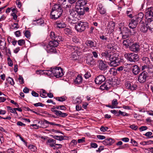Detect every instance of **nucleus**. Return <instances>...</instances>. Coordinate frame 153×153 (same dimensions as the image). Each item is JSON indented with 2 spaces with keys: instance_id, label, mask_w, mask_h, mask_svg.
Listing matches in <instances>:
<instances>
[{
  "instance_id": "f257e3e1",
  "label": "nucleus",
  "mask_w": 153,
  "mask_h": 153,
  "mask_svg": "<svg viewBox=\"0 0 153 153\" xmlns=\"http://www.w3.org/2000/svg\"><path fill=\"white\" fill-rule=\"evenodd\" d=\"M105 60L110 66L116 67L119 64L120 60L117 54L108 51H106L101 54Z\"/></svg>"
},
{
  "instance_id": "f03ea898",
  "label": "nucleus",
  "mask_w": 153,
  "mask_h": 153,
  "mask_svg": "<svg viewBox=\"0 0 153 153\" xmlns=\"http://www.w3.org/2000/svg\"><path fill=\"white\" fill-rule=\"evenodd\" d=\"M62 12L63 10L59 4L54 5L51 12L50 18L51 19L56 20L61 16Z\"/></svg>"
},
{
  "instance_id": "7ed1b4c3",
  "label": "nucleus",
  "mask_w": 153,
  "mask_h": 153,
  "mask_svg": "<svg viewBox=\"0 0 153 153\" xmlns=\"http://www.w3.org/2000/svg\"><path fill=\"white\" fill-rule=\"evenodd\" d=\"M63 69L60 67L51 68L48 70V76L50 77L54 76L57 78L61 77L63 75Z\"/></svg>"
},
{
  "instance_id": "20e7f679",
  "label": "nucleus",
  "mask_w": 153,
  "mask_h": 153,
  "mask_svg": "<svg viewBox=\"0 0 153 153\" xmlns=\"http://www.w3.org/2000/svg\"><path fill=\"white\" fill-rule=\"evenodd\" d=\"M62 41V37L61 36L56 35V37L53 41H50L48 44L49 52L53 53H56L55 47H57L59 45V42Z\"/></svg>"
},
{
  "instance_id": "39448f33",
  "label": "nucleus",
  "mask_w": 153,
  "mask_h": 153,
  "mask_svg": "<svg viewBox=\"0 0 153 153\" xmlns=\"http://www.w3.org/2000/svg\"><path fill=\"white\" fill-rule=\"evenodd\" d=\"M120 34L123 39H126L128 38L130 34L134 35L136 33V31L135 29H132V31L130 30L128 27H123L121 30Z\"/></svg>"
},
{
  "instance_id": "423d86ee",
  "label": "nucleus",
  "mask_w": 153,
  "mask_h": 153,
  "mask_svg": "<svg viewBox=\"0 0 153 153\" xmlns=\"http://www.w3.org/2000/svg\"><path fill=\"white\" fill-rule=\"evenodd\" d=\"M88 26V23L80 21L78 23H76L75 28L77 31L81 33L84 31Z\"/></svg>"
},
{
  "instance_id": "0eeeda50",
  "label": "nucleus",
  "mask_w": 153,
  "mask_h": 153,
  "mask_svg": "<svg viewBox=\"0 0 153 153\" xmlns=\"http://www.w3.org/2000/svg\"><path fill=\"white\" fill-rule=\"evenodd\" d=\"M125 56L127 60L131 62H137L139 59V55L134 53H126Z\"/></svg>"
},
{
  "instance_id": "6e6552de",
  "label": "nucleus",
  "mask_w": 153,
  "mask_h": 153,
  "mask_svg": "<svg viewBox=\"0 0 153 153\" xmlns=\"http://www.w3.org/2000/svg\"><path fill=\"white\" fill-rule=\"evenodd\" d=\"M75 6L77 13L80 16L83 15L85 12H88L89 10V8L85 7V6L76 5Z\"/></svg>"
},
{
  "instance_id": "1a4fd4ad",
  "label": "nucleus",
  "mask_w": 153,
  "mask_h": 153,
  "mask_svg": "<svg viewBox=\"0 0 153 153\" xmlns=\"http://www.w3.org/2000/svg\"><path fill=\"white\" fill-rule=\"evenodd\" d=\"M70 14L68 17V19L69 21L72 22V21L75 20L76 19H77V17L78 15L77 10L74 11L73 10H70Z\"/></svg>"
},
{
  "instance_id": "9d476101",
  "label": "nucleus",
  "mask_w": 153,
  "mask_h": 153,
  "mask_svg": "<svg viewBox=\"0 0 153 153\" xmlns=\"http://www.w3.org/2000/svg\"><path fill=\"white\" fill-rule=\"evenodd\" d=\"M147 73L143 71L139 75L138 80L140 83H143L146 81L147 78L148 77Z\"/></svg>"
},
{
  "instance_id": "9b49d317",
  "label": "nucleus",
  "mask_w": 153,
  "mask_h": 153,
  "mask_svg": "<svg viewBox=\"0 0 153 153\" xmlns=\"http://www.w3.org/2000/svg\"><path fill=\"white\" fill-rule=\"evenodd\" d=\"M112 82L111 81H106L103 85L100 87V89L102 90H109L112 86Z\"/></svg>"
},
{
  "instance_id": "f8f14e48",
  "label": "nucleus",
  "mask_w": 153,
  "mask_h": 153,
  "mask_svg": "<svg viewBox=\"0 0 153 153\" xmlns=\"http://www.w3.org/2000/svg\"><path fill=\"white\" fill-rule=\"evenodd\" d=\"M125 85L126 88L131 91L136 90L137 89V86L134 84H133L132 83L129 81H127L125 83Z\"/></svg>"
},
{
  "instance_id": "ddd939ff",
  "label": "nucleus",
  "mask_w": 153,
  "mask_h": 153,
  "mask_svg": "<svg viewBox=\"0 0 153 153\" xmlns=\"http://www.w3.org/2000/svg\"><path fill=\"white\" fill-rule=\"evenodd\" d=\"M98 67L100 69L101 71H105L109 68L107 64L102 60L98 61Z\"/></svg>"
},
{
  "instance_id": "4468645a",
  "label": "nucleus",
  "mask_w": 153,
  "mask_h": 153,
  "mask_svg": "<svg viewBox=\"0 0 153 153\" xmlns=\"http://www.w3.org/2000/svg\"><path fill=\"white\" fill-rule=\"evenodd\" d=\"M130 50L134 52H137L140 50V45L138 43H134L129 46Z\"/></svg>"
},
{
  "instance_id": "2eb2a0df",
  "label": "nucleus",
  "mask_w": 153,
  "mask_h": 153,
  "mask_svg": "<svg viewBox=\"0 0 153 153\" xmlns=\"http://www.w3.org/2000/svg\"><path fill=\"white\" fill-rule=\"evenodd\" d=\"M106 79L105 77L103 75H100L96 77L95 82L97 84L100 85L104 82Z\"/></svg>"
},
{
  "instance_id": "dca6fc26",
  "label": "nucleus",
  "mask_w": 153,
  "mask_h": 153,
  "mask_svg": "<svg viewBox=\"0 0 153 153\" xmlns=\"http://www.w3.org/2000/svg\"><path fill=\"white\" fill-rule=\"evenodd\" d=\"M114 143V140L111 138L105 139L102 141V143L105 146H111Z\"/></svg>"
},
{
  "instance_id": "f3484780",
  "label": "nucleus",
  "mask_w": 153,
  "mask_h": 153,
  "mask_svg": "<svg viewBox=\"0 0 153 153\" xmlns=\"http://www.w3.org/2000/svg\"><path fill=\"white\" fill-rule=\"evenodd\" d=\"M145 15L146 17H153V7L148 8L146 10Z\"/></svg>"
},
{
  "instance_id": "a211bd4d",
  "label": "nucleus",
  "mask_w": 153,
  "mask_h": 153,
  "mask_svg": "<svg viewBox=\"0 0 153 153\" xmlns=\"http://www.w3.org/2000/svg\"><path fill=\"white\" fill-rule=\"evenodd\" d=\"M97 9L101 14H104L106 13V10L102 4H99L98 6Z\"/></svg>"
},
{
  "instance_id": "6ab92c4d",
  "label": "nucleus",
  "mask_w": 153,
  "mask_h": 153,
  "mask_svg": "<svg viewBox=\"0 0 153 153\" xmlns=\"http://www.w3.org/2000/svg\"><path fill=\"white\" fill-rule=\"evenodd\" d=\"M86 63L90 66H93L95 65V61L92 57L88 56L86 59Z\"/></svg>"
},
{
  "instance_id": "aec40b11",
  "label": "nucleus",
  "mask_w": 153,
  "mask_h": 153,
  "mask_svg": "<svg viewBox=\"0 0 153 153\" xmlns=\"http://www.w3.org/2000/svg\"><path fill=\"white\" fill-rule=\"evenodd\" d=\"M131 70L133 73L135 75L137 74L140 71V69L139 67L136 65H134L132 66L131 68Z\"/></svg>"
},
{
  "instance_id": "412c9836",
  "label": "nucleus",
  "mask_w": 153,
  "mask_h": 153,
  "mask_svg": "<svg viewBox=\"0 0 153 153\" xmlns=\"http://www.w3.org/2000/svg\"><path fill=\"white\" fill-rule=\"evenodd\" d=\"M52 111L55 113V114L57 116L62 117H64L68 115V114L66 113H62L60 111L56 110H53V108L52 109Z\"/></svg>"
},
{
  "instance_id": "4be33fe9",
  "label": "nucleus",
  "mask_w": 153,
  "mask_h": 153,
  "mask_svg": "<svg viewBox=\"0 0 153 153\" xmlns=\"http://www.w3.org/2000/svg\"><path fill=\"white\" fill-rule=\"evenodd\" d=\"M55 24L59 28H64L66 27V25L62 21H57L55 22Z\"/></svg>"
},
{
  "instance_id": "5701e85b",
  "label": "nucleus",
  "mask_w": 153,
  "mask_h": 153,
  "mask_svg": "<svg viewBox=\"0 0 153 153\" xmlns=\"http://www.w3.org/2000/svg\"><path fill=\"white\" fill-rule=\"evenodd\" d=\"M137 22L135 20L132 19L129 23L128 26L130 28L134 29H133L137 27Z\"/></svg>"
},
{
  "instance_id": "b1692460",
  "label": "nucleus",
  "mask_w": 153,
  "mask_h": 153,
  "mask_svg": "<svg viewBox=\"0 0 153 153\" xmlns=\"http://www.w3.org/2000/svg\"><path fill=\"white\" fill-rule=\"evenodd\" d=\"M79 52L77 51V49H76L74 52L72 53L71 54V58L74 60H76L79 59V55L78 53Z\"/></svg>"
},
{
  "instance_id": "393cba45",
  "label": "nucleus",
  "mask_w": 153,
  "mask_h": 153,
  "mask_svg": "<svg viewBox=\"0 0 153 153\" xmlns=\"http://www.w3.org/2000/svg\"><path fill=\"white\" fill-rule=\"evenodd\" d=\"M82 77L79 75H78L75 79L74 82L75 84H79L82 82Z\"/></svg>"
},
{
  "instance_id": "a878e982",
  "label": "nucleus",
  "mask_w": 153,
  "mask_h": 153,
  "mask_svg": "<svg viewBox=\"0 0 153 153\" xmlns=\"http://www.w3.org/2000/svg\"><path fill=\"white\" fill-rule=\"evenodd\" d=\"M87 0H78L76 5L85 6L87 4Z\"/></svg>"
},
{
  "instance_id": "bb28decb",
  "label": "nucleus",
  "mask_w": 153,
  "mask_h": 153,
  "mask_svg": "<svg viewBox=\"0 0 153 153\" xmlns=\"http://www.w3.org/2000/svg\"><path fill=\"white\" fill-rule=\"evenodd\" d=\"M140 29L141 32L145 33L148 29V26H147V25L142 24L140 26Z\"/></svg>"
},
{
  "instance_id": "cd10ccee",
  "label": "nucleus",
  "mask_w": 153,
  "mask_h": 153,
  "mask_svg": "<svg viewBox=\"0 0 153 153\" xmlns=\"http://www.w3.org/2000/svg\"><path fill=\"white\" fill-rule=\"evenodd\" d=\"M143 51L144 52L149 53L150 51L149 45L146 43H144L143 44Z\"/></svg>"
},
{
  "instance_id": "c85d7f7f",
  "label": "nucleus",
  "mask_w": 153,
  "mask_h": 153,
  "mask_svg": "<svg viewBox=\"0 0 153 153\" xmlns=\"http://www.w3.org/2000/svg\"><path fill=\"white\" fill-rule=\"evenodd\" d=\"M49 136H51L53 137L55 139L57 140H59L60 141H62L63 140H65L64 137H65V136H53V135H49Z\"/></svg>"
},
{
  "instance_id": "c756f323",
  "label": "nucleus",
  "mask_w": 153,
  "mask_h": 153,
  "mask_svg": "<svg viewBox=\"0 0 153 153\" xmlns=\"http://www.w3.org/2000/svg\"><path fill=\"white\" fill-rule=\"evenodd\" d=\"M115 26V23L112 22H109L107 25V28L112 31L114 28Z\"/></svg>"
},
{
  "instance_id": "7c9ffc66",
  "label": "nucleus",
  "mask_w": 153,
  "mask_h": 153,
  "mask_svg": "<svg viewBox=\"0 0 153 153\" xmlns=\"http://www.w3.org/2000/svg\"><path fill=\"white\" fill-rule=\"evenodd\" d=\"M85 43L87 46L90 48L95 46L94 45V42L91 40H87L85 42Z\"/></svg>"
},
{
  "instance_id": "2f4dec72",
  "label": "nucleus",
  "mask_w": 153,
  "mask_h": 153,
  "mask_svg": "<svg viewBox=\"0 0 153 153\" xmlns=\"http://www.w3.org/2000/svg\"><path fill=\"white\" fill-rule=\"evenodd\" d=\"M49 145L51 147H54L56 144V140L54 139L50 138L48 139Z\"/></svg>"
},
{
  "instance_id": "473e14b6",
  "label": "nucleus",
  "mask_w": 153,
  "mask_h": 153,
  "mask_svg": "<svg viewBox=\"0 0 153 153\" xmlns=\"http://www.w3.org/2000/svg\"><path fill=\"white\" fill-rule=\"evenodd\" d=\"M143 62L147 65H149L150 62L149 58L146 57H143L142 58Z\"/></svg>"
},
{
  "instance_id": "72a5a7b5",
  "label": "nucleus",
  "mask_w": 153,
  "mask_h": 153,
  "mask_svg": "<svg viewBox=\"0 0 153 153\" xmlns=\"http://www.w3.org/2000/svg\"><path fill=\"white\" fill-rule=\"evenodd\" d=\"M33 21L36 22V23H35L34 24L38 25H41L44 23V21L42 19H39L37 20H33Z\"/></svg>"
},
{
  "instance_id": "f704fd0d",
  "label": "nucleus",
  "mask_w": 153,
  "mask_h": 153,
  "mask_svg": "<svg viewBox=\"0 0 153 153\" xmlns=\"http://www.w3.org/2000/svg\"><path fill=\"white\" fill-rule=\"evenodd\" d=\"M109 72L111 74L114 76L117 74V70L116 68H112L109 71Z\"/></svg>"
},
{
  "instance_id": "c9c22d12",
  "label": "nucleus",
  "mask_w": 153,
  "mask_h": 153,
  "mask_svg": "<svg viewBox=\"0 0 153 153\" xmlns=\"http://www.w3.org/2000/svg\"><path fill=\"white\" fill-rule=\"evenodd\" d=\"M56 35L57 34H56L54 32L51 31L49 34V39H52V41H53L56 37Z\"/></svg>"
},
{
  "instance_id": "e433bc0d",
  "label": "nucleus",
  "mask_w": 153,
  "mask_h": 153,
  "mask_svg": "<svg viewBox=\"0 0 153 153\" xmlns=\"http://www.w3.org/2000/svg\"><path fill=\"white\" fill-rule=\"evenodd\" d=\"M40 96L43 98H46L48 96V94L46 92L45 90H42L40 92Z\"/></svg>"
},
{
  "instance_id": "4c0bfd02",
  "label": "nucleus",
  "mask_w": 153,
  "mask_h": 153,
  "mask_svg": "<svg viewBox=\"0 0 153 153\" xmlns=\"http://www.w3.org/2000/svg\"><path fill=\"white\" fill-rule=\"evenodd\" d=\"M147 26H148V29L151 31L153 30V21H152L149 22L147 24Z\"/></svg>"
},
{
  "instance_id": "58836bf2",
  "label": "nucleus",
  "mask_w": 153,
  "mask_h": 153,
  "mask_svg": "<svg viewBox=\"0 0 153 153\" xmlns=\"http://www.w3.org/2000/svg\"><path fill=\"white\" fill-rule=\"evenodd\" d=\"M118 104V101L117 99H114L112 101L111 105L114 108L117 107V105Z\"/></svg>"
},
{
  "instance_id": "ea45409f",
  "label": "nucleus",
  "mask_w": 153,
  "mask_h": 153,
  "mask_svg": "<svg viewBox=\"0 0 153 153\" xmlns=\"http://www.w3.org/2000/svg\"><path fill=\"white\" fill-rule=\"evenodd\" d=\"M4 49L5 50L7 55L8 56V57H10V56L11 55V52L10 49L7 48L5 46L4 48Z\"/></svg>"
},
{
  "instance_id": "a19ab883",
  "label": "nucleus",
  "mask_w": 153,
  "mask_h": 153,
  "mask_svg": "<svg viewBox=\"0 0 153 153\" xmlns=\"http://www.w3.org/2000/svg\"><path fill=\"white\" fill-rule=\"evenodd\" d=\"M67 47L68 48L71 49V51H74L77 49V47L75 46H73L71 44H69L67 45Z\"/></svg>"
},
{
  "instance_id": "79ce46f5",
  "label": "nucleus",
  "mask_w": 153,
  "mask_h": 153,
  "mask_svg": "<svg viewBox=\"0 0 153 153\" xmlns=\"http://www.w3.org/2000/svg\"><path fill=\"white\" fill-rule=\"evenodd\" d=\"M7 80L8 83L10 84L11 85H13L14 84V82L13 79L9 77L7 79Z\"/></svg>"
},
{
  "instance_id": "37998d69",
  "label": "nucleus",
  "mask_w": 153,
  "mask_h": 153,
  "mask_svg": "<svg viewBox=\"0 0 153 153\" xmlns=\"http://www.w3.org/2000/svg\"><path fill=\"white\" fill-rule=\"evenodd\" d=\"M56 100L60 102H63L66 100V98L64 97H56L55 98Z\"/></svg>"
},
{
  "instance_id": "c03bdc74",
  "label": "nucleus",
  "mask_w": 153,
  "mask_h": 153,
  "mask_svg": "<svg viewBox=\"0 0 153 153\" xmlns=\"http://www.w3.org/2000/svg\"><path fill=\"white\" fill-rule=\"evenodd\" d=\"M64 32L65 34L68 35L71 33V30L70 29L67 28L64 29Z\"/></svg>"
},
{
  "instance_id": "a18cd8bd",
  "label": "nucleus",
  "mask_w": 153,
  "mask_h": 153,
  "mask_svg": "<svg viewBox=\"0 0 153 153\" xmlns=\"http://www.w3.org/2000/svg\"><path fill=\"white\" fill-rule=\"evenodd\" d=\"M72 40L73 42L75 43H78L79 41V39L76 36H74L72 38Z\"/></svg>"
},
{
  "instance_id": "49530a36",
  "label": "nucleus",
  "mask_w": 153,
  "mask_h": 153,
  "mask_svg": "<svg viewBox=\"0 0 153 153\" xmlns=\"http://www.w3.org/2000/svg\"><path fill=\"white\" fill-rule=\"evenodd\" d=\"M7 60L9 66L10 67H12L13 66V63L10 58V57H8L7 58Z\"/></svg>"
},
{
  "instance_id": "de8ad7c7",
  "label": "nucleus",
  "mask_w": 153,
  "mask_h": 153,
  "mask_svg": "<svg viewBox=\"0 0 153 153\" xmlns=\"http://www.w3.org/2000/svg\"><path fill=\"white\" fill-rule=\"evenodd\" d=\"M18 43L19 45L21 46L24 45L25 42L24 39H20L18 41Z\"/></svg>"
},
{
  "instance_id": "09e8293b",
  "label": "nucleus",
  "mask_w": 153,
  "mask_h": 153,
  "mask_svg": "<svg viewBox=\"0 0 153 153\" xmlns=\"http://www.w3.org/2000/svg\"><path fill=\"white\" fill-rule=\"evenodd\" d=\"M62 147V145L61 144H55V146L54 148L53 149H58L61 148Z\"/></svg>"
},
{
  "instance_id": "8fccbe9b",
  "label": "nucleus",
  "mask_w": 153,
  "mask_h": 153,
  "mask_svg": "<svg viewBox=\"0 0 153 153\" xmlns=\"http://www.w3.org/2000/svg\"><path fill=\"white\" fill-rule=\"evenodd\" d=\"M11 26L13 27L12 29H17L19 27L18 23H14L13 24H12Z\"/></svg>"
},
{
  "instance_id": "3c124183",
  "label": "nucleus",
  "mask_w": 153,
  "mask_h": 153,
  "mask_svg": "<svg viewBox=\"0 0 153 153\" xmlns=\"http://www.w3.org/2000/svg\"><path fill=\"white\" fill-rule=\"evenodd\" d=\"M25 35L27 38H29L30 36V32L28 30H26L25 33Z\"/></svg>"
},
{
  "instance_id": "603ef678",
  "label": "nucleus",
  "mask_w": 153,
  "mask_h": 153,
  "mask_svg": "<svg viewBox=\"0 0 153 153\" xmlns=\"http://www.w3.org/2000/svg\"><path fill=\"white\" fill-rule=\"evenodd\" d=\"M131 143L132 144L133 146H138L137 143L134 140L132 139H131Z\"/></svg>"
},
{
  "instance_id": "864d4df0",
  "label": "nucleus",
  "mask_w": 153,
  "mask_h": 153,
  "mask_svg": "<svg viewBox=\"0 0 153 153\" xmlns=\"http://www.w3.org/2000/svg\"><path fill=\"white\" fill-rule=\"evenodd\" d=\"M19 79L21 84L24 83V82L23 77L21 75H19Z\"/></svg>"
},
{
  "instance_id": "5fc2aeb1",
  "label": "nucleus",
  "mask_w": 153,
  "mask_h": 153,
  "mask_svg": "<svg viewBox=\"0 0 153 153\" xmlns=\"http://www.w3.org/2000/svg\"><path fill=\"white\" fill-rule=\"evenodd\" d=\"M7 108L10 111H11L10 112L12 113L16 114L17 112L16 111H14L13 109L10 107L9 106H7Z\"/></svg>"
},
{
  "instance_id": "6e6d98bb",
  "label": "nucleus",
  "mask_w": 153,
  "mask_h": 153,
  "mask_svg": "<svg viewBox=\"0 0 153 153\" xmlns=\"http://www.w3.org/2000/svg\"><path fill=\"white\" fill-rule=\"evenodd\" d=\"M108 128L107 127L102 126L100 128V130L102 132H105L107 130Z\"/></svg>"
},
{
  "instance_id": "4d7b16f0",
  "label": "nucleus",
  "mask_w": 153,
  "mask_h": 153,
  "mask_svg": "<svg viewBox=\"0 0 153 153\" xmlns=\"http://www.w3.org/2000/svg\"><path fill=\"white\" fill-rule=\"evenodd\" d=\"M123 44L124 46H125L126 47H127L128 45V40L127 39L124 40L123 42Z\"/></svg>"
},
{
  "instance_id": "13d9d810",
  "label": "nucleus",
  "mask_w": 153,
  "mask_h": 153,
  "mask_svg": "<svg viewBox=\"0 0 153 153\" xmlns=\"http://www.w3.org/2000/svg\"><path fill=\"white\" fill-rule=\"evenodd\" d=\"M129 127L131 128L132 129L135 130H137L138 128L137 126H135L134 124H133L132 125H131L129 126Z\"/></svg>"
},
{
  "instance_id": "bf43d9fd",
  "label": "nucleus",
  "mask_w": 153,
  "mask_h": 153,
  "mask_svg": "<svg viewBox=\"0 0 153 153\" xmlns=\"http://www.w3.org/2000/svg\"><path fill=\"white\" fill-rule=\"evenodd\" d=\"M119 115H121L122 116H128V114L126 113L125 112H122L120 111H119Z\"/></svg>"
},
{
  "instance_id": "052dcab7",
  "label": "nucleus",
  "mask_w": 153,
  "mask_h": 153,
  "mask_svg": "<svg viewBox=\"0 0 153 153\" xmlns=\"http://www.w3.org/2000/svg\"><path fill=\"white\" fill-rule=\"evenodd\" d=\"M15 35L17 37H19L21 36V33L20 30H18L15 33Z\"/></svg>"
},
{
  "instance_id": "680f3d73",
  "label": "nucleus",
  "mask_w": 153,
  "mask_h": 153,
  "mask_svg": "<svg viewBox=\"0 0 153 153\" xmlns=\"http://www.w3.org/2000/svg\"><path fill=\"white\" fill-rule=\"evenodd\" d=\"M111 112L112 113L114 114V115H116V116H119V113L117 112V111L114 110H111Z\"/></svg>"
},
{
  "instance_id": "e2e57ef3",
  "label": "nucleus",
  "mask_w": 153,
  "mask_h": 153,
  "mask_svg": "<svg viewBox=\"0 0 153 153\" xmlns=\"http://www.w3.org/2000/svg\"><path fill=\"white\" fill-rule=\"evenodd\" d=\"M91 76V75L90 73L87 72L84 75V77L85 78L87 79L90 77Z\"/></svg>"
},
{
  "instance_id": "0e129e2a",
  "label": "nucleus",
  "mask_w": 153,
  "mask_h": 153,
  "mask_svg": "<svg viewBox=\"0 0 153 153\" xmlns=\"http://www.w3.org/2000/svg\"><path fill=\"white\" fill-rule=\"evenodd\" d=\"M28 148L30 149L32 151H34L36 148V147L32 145H30L28 146Z\"/></svg>"
},
{
  "instance_id": "69168bd1",
  "label": "nucleus",
  "mask_w": 153,
  "mask_h": 153,
  "mask_svg": "<svg viewBox=\"0 0 153 153\" xmlns=\"http://www.w3.org/2000/svg\"><path fill=\"white\" fill-rule=\"evenodd\" d=\"M147 128L146 126H142L139 128V130L140 131H142L145 130H146Z\"/></svg>"
},
{
  "instance_id": "338daca9",
  "label": "nucleus",
  "mask_w": 153,
  "mask_h": 153,
  "mask_svg": "<svg viewBox=\"0 0 153 153\" xmlns=\"http://www.w3.org/2000/svg\"><path fill=\"white\" fill-rule=\"evenodd\" d=\"M66 0H58V2L60 4H65Z\"/></svg>"
},
{
  "instance_id": "774afa93",
  "label": "nucleus",
  "mask_w": 153,
  "mask_h": 153,
  "mask_svg": "<svg viewBox=\"0 0 153 153\" xmlns=\"http://www.w3.org/2000/svg\"><path fill=\"white\" fill-rule=\"evenodd\" d=\"M91 147L93 148H96L97 147L98 145L97 143H91Z\"/></svg>"
}]
</instances>
